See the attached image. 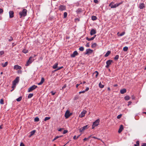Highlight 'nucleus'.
<instances>
[{
    "label": "nucleus",
    "mask_w": 146,
    "mask_h": 146,
    "mask_svg": "<svg viewBox=\"0 0 146 146\" xmlns=\"http://www.w3.org/2000/svg\"><path fill=\"white\" fill-rule=\"evenodd\" d=\"M132 103V102L131 101H129L128 102V106H129L130 105L131 103Z\"/></svg>",
    "instance_id": "obj_61"
},
{
    "label": "nucleus",
    "mask_w": 146,
    "mask_h": 146,
    "mask_svg": "<svg viewBox=\"0 0 146 146\" xmlns=\"http://www.w3.org/2000/svg\"><path fill=\"white\" fill-rule=\"evenodd\" d=\"M66 7L65 6L61 5L59 7V10L62 11L66 10Z\"/></svg>",
    "instance_id": "obj_8"
},
{
    "label": "nucleus",
    "mask_w": 146,
    "mask_h": 146,
    "mask_svg": "<svg viewBox=\"0 0 146 146\" xmlns=\"http://www.w3.org/2000/svg\"><path fill=\"white\" fill-rule=\"evenodd\" d=\"M123 125H120L118 131V133H121L122 131L123 130Z\"/></svg>",
    "instance_id": "obj_19"
},
{
    "label": "nucleus",
    "mask_w": 146,
    "mask_h": 146,
    "mask_svg": "<svg viewBox=\"0 0 146 146\" xmlns=\"http://www.w3.org/2000/svg\"><path fill=\"white\" fill-rule=\"evenodd\" d=\"M128 49V48L127 46L124 47L123 49V50L124 51H127Z\"/></svg>",
    "instance_id": "obj_33"
},
{
    "label": "nucleus",
    "mask_w": 146,
    "mask_h": 146,
    "mask_svg": "<svg viewBox=\"0 0 146 146\" xmlns=\"http://www.w3.org/2000/svg\"><path fill=\"white\" fill-rule=\"evenodd\" d=\"M86 52L85 53V54H88L89 53H92L93 52V50L90 49H88L86 50Z\"/></svg>",
    "instance_id": "obj_13"
},
{
    "label": "nucleus",
    "mask_w": 146,
    "mask_h": 146,
    "mask_svg": "<svg viewBox=\"0 0 146 146\" xmlns=\"http://www.w3.org/2000/svg\"><path fill=\"white\" fill-rule=\"evenodd\" d=\"M86 112L87 111L86 110H83L81 112L80 115H79V116L81 118L84 117Z\"/></svg>",
    "instance_id": "obj_10"
},
{
    "label": "nucleus",
    "mask_w": 146,
    "mask_h": 146,
    "mask_svg": "<svg viewBox=\"0 0 146 146\" xmlns=\"http://www.w3.org/2000/svg\"><path fill=\"white\" fill-rule=\"evenodd\" d=\"M110 53L111 52L110 51H108L105 55L104 57H107L108 56H109V55L110 54Z\"/></svg>",
    "instance_id": "obj_24"
},
{
    "label": "nucleus",
    "mask_w": 146,
    "mask_h": 146,
    "mask_svg": "<svg viewBox=\"0 0 146 146\" xmlns=\"http://www.w3.org/2000/svg\"><path fill=\"white\" fill-rule=\"evenodd\" d=\"M19 77L18 76L13 81V85H16V84L19 82Z\"/></svg>",
    "instance_id": "obj_7"
},
{
    "label": "nucleus",
    "mask_w": 146,
    "mask_h": 146,
    "mask_svg": "<svg viewBox=\"0 0 146 146\" xmlns=\"http://www.w3.org/2000/svg\"><path fill=\"white\" fill-rule=\"evenodd\" d=\"M95 73H96V74L95 75V77L96 78H97L98 76V72L97 71H95L94 73H93V74H95Z\"/></svg>",
    "instance_id": "obj_34"
},
{
    "label": "nucleus",
    "mask_w": 146,
    "mask_h": 146,
    "mask_svg": "<svg viewBox=\"0 0 146 146\" xmlns=\"http://www.w3.org/2000/svg\"><path fill=\"white\" fill-rule=\"evenodd\" d=\"M122 3V2H121L119 3H116L114 5H111V6L110 7L111 8H116V7H118L119 5L121 4Z\"/></svg>",
    "instance_id": "obj_9"
},
{
    "label": "nucleus",
    "mask_w": 146,
    "mask_h": 146,
    "mask_svg": "<svg viewBox=\"0 0 146 146\" xmlns=\"http://www.w3.org/2000/svg\"><path fill=\"white\" fill-rule=\"evenodd\" d=\"M63 130V128H60L58 130V131H62Z\"/></svg>",
    "instance_id": "obj_55"
},
{
    "label": "nucleus",
    "mask_w": 146,
    "mask_h": 146,
    "mask_svg": "<svg viewBox=\"0 0 146 146\" xmlns=\"http://www.w3.org/2000/svg\"><path fill=\"white\" fill-rule=\"evenodd\" d=\"M124 99L126 100H128L130 99V97L129 96H125Z\"/></svg>",
    "instance_id": "obj_28"
},
{
    "label": "nucleus",
    "mask_w": 146,
    "mask_h": 146,
    "mask_svg": "<svg viewBox=\"0 0 146 146\" xmlns=\"http://www.w3.org/2000/svg\"><path fill=\"white\" fill-rule=\"evenodd\" d=\"M22 99V96H20L19 98H17L16 100L17 102H20V101Z\"/></svg>",
    "instance_id": "obj_31"
},
{
    "label": "nucleus",
    "mask_w": 146,
    "mask_h": 146,
    "mask_svg": "<svg viewBox=\"0 0 146 146\" xmlns=\"http://www.w3.org/2000/svg\"><path fill=\"white\" fill-rule=\"evenodd\" d=\"M63 68V66H61L60 67L58 68H57V69H56L55 70V71H56L62 68Z\"/></svg>",
    "instance_id": "obj_42"
},
{
    "label": "nucleus",
    "mask_w": 146,
    "mask_h": 146,
    "mask_svg": "<svg viewBox=\"0 0 146 146\" xmlns=\"http://www.w3.org/2000/svg\"><path fill=\"white\" fill-rule=\"evenodd\" d=\"M37 86H36L34 85L32 86L31 87H30L28 89V92H30L34 90Z\"/></svg>",
    "instance_id": "obj_5"
},
{
    "label": "nucleus",
    "mask_w": 146,
    "mask_h": 146,
    "mask_svg": "<svg viewBox=\"0 0 146 146\" xmlns=\"http://www.w3.org/2000/svg\"><path fill=\"white\" fill-rule=\"evenodd\" d=\"M32 58L33 57L32 56H30L29 57V60L27 61L26 64H25L26 66H29V64H31L32 62L34 60V59H32Z\"/></svg>",
    "instance_id": "obj_2"
},
{
    "label": "nucleus",
    "mask_w": 146,
    "mask_h": 146,
    "mask_svg": "<svg viewBox=\"0 0 146 146\" xmlns=\"http://www.w3.org/2000/svg\"><path fill=\"white\" fill-rule=\"evenodd\" d=\"M96 36V35H95L93 37L90 38H88V37H86V39L88 41L92 40H94Z\"/></svg>",
    "instance_id": "obj_16"
},
{
    "label": "nucleus",
    "mask_w": 146,
    "mask_h": 146,
    "mask_svg": "<svg viewBox=\"0 0 146 146\" xmlns=\"http://www.w3.org/2000/svg\"><path fill=\"white\" fill-rule=\"evenodd\" d=\"M88 125H86L85 126H84L80 128V132H82L83 131L87 129L88 128Z\"/></svg>",
    "instance_id": "obj_12"
},
{
    "label": "nucleus",
    "mask_w": 146,
    "mask_h": 146,
    "mask_svg": "<svg viewBox=\"0 0 146 146\" xmlns=\"http://www.w3.org/2000/svg\"><path fill=\"white\" fill-rule=\"evenodd\" d=\"M9 17L12 18L14 17V12L13 11H10L9 12Z\"/></svg>",
    "instance_id": "obj_14"
},
{
    "label": "nucleus",
    "mask_w": 146,
    "mask_h": 146,
    "mask_svg": "<svg viewBox=\"0 0 146 146\" xmlns=\"http://www.w3.org/2000/svg\"><path fill=\"white\" fill-rule=\"evenodd\" d=\"M58 65V63H56L53 66L52 68L53 69H56L57 68V66Z\"/></svg>",
    "instance_id": "obj_27"
},
{
    "label": "nucleus",
    "mask_w": 146,
    "mask_h": 146,
    "mask_svg": "<svg viewBox=\"0 0 146 146\" xmlns=\"http://www.w3.org/2000/svg\"><path fill=\"white\" fill-rule=\"evenodd\" d=\"M0 103L1 104H4V101L2 99L0 100Z\"/></svg>",
    "instance_id": "obj_41"
},
{
    "label": "nucleus",
    "mask_w": 146,
    "mask_h": 146,
    "mask_svg": "<svg viewBox=\"0 0 146 146\" xmlns=\"http://www.w3.org/2000/svg\"><path fill=\"white\" fill-rule=\"evenodd\" d=\"M16 85H13V86H12V88H14L15 87Z\"/></svg>",
    "instance_id": "obj_60"
},
{
    "label": "nucleus",
    "mask_w": 146,
    "mask_h": 146,
    "mask_svg": "<svg viewBox=\"0 0 146 146\" xmlns=\"http://www.w3.org/2000/svg\"><path fill=\"white\" fill-rule=\"evenodd\" d=\"M97 19V17L95 16H93L92 17V19L93 21L96 20Z\"/></svg>",
    "instance_id": "obj_30"
},
{
    "label": "nucleus",
    "mask_w": 146,
    "mask_h": 146,
    "mask_svg": "<svg viewBox=\"0 0 146 146\" xmlns=\"http://www.w3.org/2000/svg\"><path fill=\"white\" fill-rule=\"evenodd\" d=\"M50 119V117H46L45 118L44 120L45 121H46L47 120Z\"/></svg>",
    "instance_id": "obj_39"
},
{
    "label": "nucleus",
    "mask_w": 146,
    "mask_h": 146,
    "mask_svg": "<svg viewBox=\"0 0 146 146\" xmlns=\"http://www.w3.org/2000/svg\"><path fill=\"white\" fill-rule=\"evenodd\" d=\"M99 120L98 119L96 120L95 122L93 123L92 125V128L93 129L95 127L98 126L99 124Z\"/></svg>",
    "instance_id": "obj_3"
},
{
    "label": "nucleus",
    "mask_w": 146,
    "mask_h": 146,
    "mask_svg": "<svg viewBox=\"0 0 146 146\" xmlns=\"http://www.w3.org/2000/svg\"><path fill=\"white\" fill-rule=\"evenodd\" d=\"M44 78H42L40 82L39 83H38V85H41L44 82Z\"/></svg>",
    "instance_id": "obj_22"
},
{
    "label": "nucleus",
    "mask_w": 146,
    "mask_h": 146,
    "mask_svg": "<svg viewBox=\"0 0 146 146\" xmlns=\"http://www.w3.org/2000/svg\"><path fill=\"white\" fill-rule=\"evenodd\" d=\"M74 100H77L78 99V97L77 96H76L74 97Z\"/></svg>",
    "instance_id": "obj_63"
},
{
    "label": "nucleus",
    "mask_w": 146,
    "mask_h": 146,
    "mask_svg": "<svg viewBox=\"0 0 146 146\" xmlns=\"http://www.w3.org/2000/svg\"><path fill=\"white\" fill-rule=\"evenodd\" d=\"M96 33V30L94 29H92L90 32V34L91 35H92Z\"/></svg>",
    "instance_id": "obj_15"
},
{
    "label": "nucleus",
    "mask_w": 146,
    "mask_h": 146,
    "mask_svg": "<svg viewBox=\"0 0 146 146\" xmlns=\"http://www.w3.org/2000/svg\"><path fill=\"white\" fill-rule=\"evenodd\" d=\"M94 2L95 3H98V0H94Z\"/></svg>",
    "instance_id": "obj_56"
},
{
    "label": "nucleus",
    "mask_w": 146,
    "mask_h": 146,
    "mask_svg": "<svg viewBox=\"0 0 146 146\" xmlns=\"http://www.w3.org/2000/svg\"><path fill=\"white\" fill-rule=\"evenodd\" d=\"M36 132L35 130H33L31 131L29 133V137H31V136H33L35 133Z\"/></svg>",
    "instance_id": "obj_18"
},
{
    "label": "nucleus",
    "mask_w": 146,
    "mask_h": 146,
    "mask_svg": "<svg viewBox=\"0 0 146 146\" xmlns=\"http://www.w3.org/2000/svg\"><path fill=\"white\" fill-rule=\"evenodd\" d=\"M4 54V52L3 51H0V54L1 55H2L3 54Z\"/></svg>",
    "instance_id": "obj_50"
},
{
    "label": "nucleus",
    "mask_w": 146,
    "mask_h": 146,
    "mask_svg": "<svg viewBox=\"0 0 146 146\" xmlns=\"http://www.w3.org/2000/svg\"><path fill=\"white\" fill-rule=\"evenodd\" d=\"M89 90V88L88 87H87L85 90L86 92L88 91Z\"/></svg>",
    "instance_id": "obj_58"
},
{
    "label": "nucleus",
    "mask_w": 146,
    "mask_h": 146,
    "mask_svg": "<svg viewBox=\"0 0 146 146\" xmlns=\"http://www.w3.org/2000/svg\"><path fill=\"white\" fill-rule=\"evenodd\" d=\"M82 11V10L81 9L79 8L77 9V10L76 11V13L78 14H79L80 13H81Z\"/></svg>",
    "instance_id": "obj_23"
},
{
    "label": "nucleus",
    "mask_w": 146,
    "mask_h": 146,
    "mask_svg": "<svg viewBox=\"0 0 146 146\" xmlns=\"http://www.w3.org/2000/svg\"><path fill=\"white\" fill-rule=\"evenodd\" d=\"M97 46V44L96 43H94L92 44L91 45V47L92 48H94L96 46Z\"/></svg>",
    "instance_id": "obj_25"
},
{
    "label": "nucleus",
    "mask_w": 146,
    "mask_h": 146,
    "mask_svg": "<svg viewBox=\"0 0 146 146\" xmlns=\"http://www.w3.org/2000/svg\"><path fill=\"white\" fill-rule=\"evenodd\" d=\"M126 92V90L125 89H123L120 90V92L121 94H124Z\"/></svg>",
    "instance_id": "obj_21"
},
{
    "label": "nucleus",
    "mask_w": 146,
    "mask_h": 146,
    "mask_svg": "<svg viewBox=\"0 0 146 146\" xmlns=\"http://www.w3.org/2000/svg\"><path fill=\"white\" fill-rule=\"evenodd\" d=\"M21 68V66L18 65H15L14 67V69H20Z\"/></svg>",
    "instance_id": "obj_20"
},
{
    "label": "nucleus",
    "mask_w": 146,
    "mask_h": 146,
    "mask_svg": "<svg viewBox=\"0 0 146 146\" xmlns=\"http://www.w3.org/2000/svg\"><path fill=\"white\" fill-rule=\"evenodd\" d=\"M88 139V138H84V141H86V140H87Z\"/></svg>",
    "instance_id": "obj_59"
},
{
    "label": "nucleus",
    "mask_w": 146,
    "mask_h": 146,
    "mask_svg": "<svg viewBox=\"0 0 146 146\" xmlns=\"http://www.w3.org/2000/svg\"><path fill=\"white\" fill-rule=\"evenodd\" d=\"M13 40V38L12 37L10 36V38L8 39V40L9 41H11Z\"/></svg>",
    "instance_id": "obj_48"
},
{
    "label": "nucleus",
    "mask_w": 146,
    "mask_h": 146,
    "mask_svg": "<svg viewBox=\"0 0 146 146\" xmlns=\"http://www.w3.org/2000/svg\"><path fill=\"white\" fill-rule=\"evenodd\" d=\"M124 34H125L124 32H122V33H121L120 34L119 36H122L123 35H124Z\"/></svg>",
    "instance_id": "obj_51"
},
{
    "label": "nucleus",
    "mask_w": 146,
    "mask_h": 146,
    "mask_svg": "<svg viewBox=\"0 0 146 146\" xmlns=\"http://www.w3.org/2000/svg\"><path fill=\"white\" fill-rule=\"evenodd\" d=\"M67 13L66 12H64V18H66L67 17Z\"/></svg>",
    "instance_id": "obj_38"
},
{
    "label": "nucleus",
    "mask_w": 146,
    "mask_h": 146,
    "mask_svg": "<svg viewBox=\"0 0 146 146\" xmlns=\"http://www.w3.org/2000/svg\"><path fill=\"white\" fill-rule=\"evenodd\" d=\"M71 115L72 113H70L69 111L68 110H67L65 113L64 116L67 119Z\"/></svg>",
    "instance_id": "obj_4"
},
{
    "label": "nucleus",
    "mask_w": 146,
    "mask_h": 146,
    "mask_svg": "<svg viewBox=\"0 0 146 146\" xmlns=\"http://www.w3.org/2000/svg\"><path fill=\"white\" fill-rule=\"evenodd\" d=\"M75 20H76V21H79L80 20H79V19H78V18H76L75 19Z\"/></svg>",
    "instance_id": "obj_64"
},
{
    "label": "nucleus",
    "mask_w": 146,
    "mask_h": 146,
    "mask_svg": "<svg viewBox=\"0 0 146 146\" xmlns=\"http://www.w3.org/2000/svg\"><path fill=\"white\" fill-rule=\"evenodd\" d=\"M51 93L52 94V95L53 96L55 94V92H54L53 91H51Z\"/></svg>",
    "instance_id": "obj_52"
},
{
    "label": "nucleus",
    "mask_w": 146,
    "mask_h": 146,
    "mask_svg": "<svg viewBox=\"0 0 146 146\" xmlns=\"http://www.w3.org/2000/svg\"><path fill=\"white\" fill-rule=\"evenodd\" d=\"M99 86L100 88H103L104 87V85H103L102 84L101 82H100L99 84Z\"/></svg>",
    "instance_id": "obj_26"
},
{
    "label": "nucleus",
    "mask_w": 146,
    "mask_h": 146,
    "mask_svg": "<svg viewBox=\"0 0 146 146\" xmlns=\"http://www.w3.org/2000/svg\"><path fill=\"white\" fill-rule=\"evenodd\" d=\"M112 62H113V61L110 60L107 61L106 62L107 65L106 66V67L107 68H108L110 65L111 64V63Z\"/></svg>",
    "instance_id": "obj_6"
},
{
    "label": "nucleus",
    "mask_w": 146,
    "mask_h": 146,
    "mask_svg": "<svg viewBox=\"0 0 146 146\" xmlns=\"http://www.w3.org/2000/svg\"><path fill=\"white\" fill-rule=\"evenodd\" d=\"M145 7V4L144 3H142L139 4V7L140 9H142Z\"/></svg>",
    "instance_id": "obj_17"
},
{
    "label": "nucleus",
    "mask_w": 146,
    "mask_h": 146,
    "mask_svg": "<svg viewBox=\"0 0 146 146\" xmlns=\"http://www.w3.org/2000/svg\"><path fill=\"white\" fill-rule=\"evenodd\" d=\"M3 10L2 9H0V14H2L3 12Z\"/></svg>",
    "instance_id": "obj_46"
},
{
    "label": "nucleus",
    "mask_w": 146,
    "mask_h": 146,
    "mask_svg": "<svg viewBox=\"0 0 146 146\" xmlns=\"http://www.w3.org/2000/svg\"><path fill=\"white\" fill-rule=\"evenodd\" d=\"M119 56L118 55H116L115 57L114 58V59L115 60H118L119 59Z\"/></svg>",
    "instance_id": "obj_37"
},
{
    "label": "nucleus",
    "mask_w": 146,
    "mask_h": 146,
    "mask_svg": "<svg viewBox=\"0 0 146 146\" xmlns=\"http://www.w3.org/2000/svg\"><path fill=\"white\" fill-rule=\"evenodd\" d=\"M142 146H146V143H143L142 145Z\"/></svg>",
    "instance_id": "obj_62"
},
{
    "label": "nucleus",
    "mask_w": 146,
    "mask_h": 146,
    "mask_svg": "<svg viewBox=\"0 0 146 146\" xmlns=\"http://www.w3.org/2000/svg\"><path fill=\"white\" fill-rule=\"evenodd\" d=\"M63 134H65V133H66L68 132V131L67 130H63Z\"/></svg>",
    "instance_id": "obj_47"
},
{
    "label": "nucleus",
    "mask_w": 146,
    "mask_h": 146,
    "mask_svg": "<svg viewBox=\"0 0 146 146\" xmlns=\"http://www.w3.org/2000/svg\"><path fill=\"white\" fill-rule=\"evenodd\" d=\"M27 10L25 9H24L22 11H20L19 13V15L20 16V18L22 17H25L26 16L27 14Z\"/></svg>",
    "instance_id": "obj_1"
},
{
    "label": "nucleus",
    "mask_w": 146,
    "mask_h": 146,
    "mask_svg": "<svg viewBox=\"0 0 146 146\" xmlns=\"http://www.w3.org/2000/svg\"><path fill=\"white\" fill-rule=\"evenodd\" d=\"M78 53L77 51H74L72 54L71 55V56L72 57L74 58L76 56L78 55Z\"/></svg>",
    "instance_id": "obj_11"
},
{
    "label": "nucleus",
    "mask_w": 146,
    "mask_h": 146,
    "mask_svg": "<svg viewBox=\"0 0 146 146\" xmlns=\"http://www.w3.org/2000/svg\"><path fill=\"white\" fill-rule=\"evenodd\" d=\"M136 144H135V146H139V143L138 141H137L136 142Z\"/></svg>",
    "instance_id": "obj_43"
},
{
    "label": "nucleus",
    "mask_w": 146,
    "mask_h": 146,
    "mask_svg": "<svg viewBox=\"0 0 146 146\" xmlns=\"http://www.w3.org/2000/svg\"><path fill=\"white\" fill-rule=\"evenodd\" d=\"M66 86V84H64L63 86L62 87V89H63L65 88Z\"/></svg>",
    "instance_id": "obj_53"
},
{
    "label": "nucleus",
    "mask_w": 146,
    "mask_h": 146,
    "mask_svg": "<svg viewBox=\"0 0 146 146\" xmlns=\"http://www.w3.org/2000/svg\"><path fill=\"white\" fill-rule=\"evenodd\" d=\"M122 116V115L121 114H119V115H118L117 117V119H120L121 116Z\"/></svg>",
    "instance_id": "obj_45"
},
{
    "label": "nucleus",
    "mask_w": 146,
    "mask_h": 146,
    "mask_svg": "<svg viewBox=\"0 0 146 146\" xmlns=\"http://www.w3.org/2000/svg\"><path fill=\"white\" fill-rule=\"evenodd\" d=\"M85 92H86V91H85V90H83V91H80V92H79V93L80 94H81V93H85Z\"/></svg>",
    "instance_id": "obj_49"
},
{
    "label": "nucleus",
    "mask_w": 146,
    "mask_h": 146,
    "mask_svg": "<svg viewBox=\"0 0 146 146\" xmlns=\"http://www.w3.org/2000/svg\"><path fill=\"white\" fill-rule=\"evenodd\" d=\"M79 50L81 51H83L84 50V48L83 47L81 46V47H80L79 48Z\"/></svg>",
    "instance_id": "obj_36"
},
{
    "label": "nucleus",
    "mask_w": 146,
    "mask_h": 146,
    "mask_svg": "<svg viewBox=\"0 0 146 146\" xmlns=\"http://www.w3.org/2000/svg\"><path fill=\"white\" fill-rule=\"evenodd\" d=\"M86 46L87 47H89V46H90V45H89V43H87L86 44Z\"/></svg>",
    "instance_id": "obj_54"
},
{
    "label": "nucleus",
    "mask_w": 146,
    "mask_h": 146,
    "mask_svg": "<svg viewBox=\"0 0 146 146\" xmlns=\"http://www.w3.org/2000/svg\"><path fill=\"white\" fill-rule=\"evenodd\" d=\"M34 121L35 122H38L39 121V119L37 117H36L35 118Z\"/></svg>",
    "instance_id": "obj_35"
},
{
    "label": "nucleus",
    "mask_w": 146,
    "mask_h": 146,
    "mask_svg": "<svg viewBox=\"0 0 146 146\" xmlns=\"http://www.w3.org/2000/svg\"><path fill=\"white\" fill-rule=\"evenodd\" d=\"M20 146H25L24 144L23 143H21Z\"/></svg>",
    "instance_id": "obj_57"
},
{
    "label": "nucleus",
    "mask_w": 146,
    "mask_h": 146,
    "mask_svg": "<svg viewBox=\"0 0 146 146\" xmlns=\"http://www.w3.org/2000/svg\"><path fill=\"white\" fill-rule=\"evenodd\" d=\"M33 95V94L31 93L29 94L28 96V98H32Z\"/></svg>",
    "instance_id": "obj_29"
},
{
    "label": "nucleus",
    "mask_w": 146,
    "mask_h": 146,
    "mask_svg": "<svg viewBox=\"0 0 146 146\" xmlns=\"http://www.w3.org/2000/svg\"><path fill=\"white\" fill-rule=\"evenodd\" d=\"M114 3V2H111L109 5V6L111 7V5H113V4Z\"/></svg>",
    "instance_id": "obj_44"
},
{
    "label": "nucleus",
    "mask_w": 146,
    "mask_h": 146,
    "mask_svg": "<svg viewBox=\"0 0 146 146\" xmlns=\"http://www.w3.org/2000/svg\"><path fill=\"white\" fill-rule=\"evenodd\" d=\"M28 52V50L26 49H24L23 50V52L25 54L27 53Z\"/></svg>",
    "instance_id": "obj_40"
},
{
    "label": "nucleus",
    "mask_w": 146,
    "mask_h": 146,
    "mask_svg": "<svg viewBox=\"0 0 146 146\" xmlns=\"http://www.w3.org/2000/svg\"><path fill=\"white\" fill-rule=\"evenodd\" d=\"M7 64H8V62H6L4 64H2V66L3 67H5L7 65Z\"/></svg>",
    "instance_id": "obj_32"
}]
</instances>
